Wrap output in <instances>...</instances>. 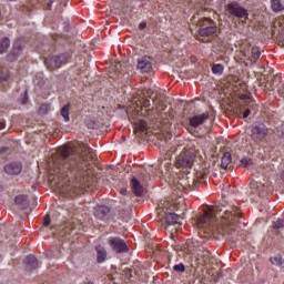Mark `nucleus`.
Listing matches in <instances>:
<instances>
[{
	"label": "nucleus",
	"instance_id": "423d86ee",
	"mask_svg": "<svg viewBox=\"0 0 284 284\" xmlns=\"http://www.w3.org/2000/svg\"><path fill=\"white\" fill-rule=\"evenodd\" d=\"M267 134H270V129L265 124L257 123L252 126L251 139L254 143H261V141L267 139Z\"/></svg>",
	"mask_w": 284,
	"mask_h": 284
},
{
	"label": "nucleus",
	"instance_id": "aec40b11",
	"mask_svg": "<svg viewBox=\"0 0 284 284\" xmlns=\"http://www.w3.org/2000/svg\"><path fill=\"white\" fill-rule=\"evenodd\" d=\"M95 252L98 263H105V260L108 258V251L105 247L99 245L95 247Z\"/></svg>",
	"mask_w": 284,
	"mask_h": 284
},
{
	"label": "nucleus",
	"instance_id": "7ed1b4c3",
	"mask_svg": "<svg viewBox=\"0 0 284 284\" xmlns=\"http://www.w3.org/2000/svg\"><path fill=\"white\" fill-rule=\"evenodd\" d=\"M274 187L270 182L265 183H258V182H253L251 184V191H250V199L251 201H254L255 203H258L260 199H265L270 192H272Z\"/></svg>",
	"mask_w": 284,
	"mask_h": 284
},
{
	"label": "nucleus",
	"instance_id": "a211bd4d",
	"mask_svg": "<svg viewBox=\"0 0 284 284\" xmlns=\"http://www.w3.org/2000/svg\"><path fill=\"white\" fill-rule=\"evenodd\" d=\"M14 204L18 210H28L30 207V201L27 195L20 194L14 197Z\"/></svg>",
	"mask_w": 284,
	"mask_h": 284
},
{
	"label": "nucleus",
	"instance_id": "f8f14e48",
	"mask_svg": "<svg viewBox=\"0 0 284 284\" xmlns=\"http://www.w3.org/2000/svg\"><path fill=\"white\" fill-rule=\"evenodd\" d=\"M131 190L135 196H143L145 194V187L138 178L131 179Z\"/></svg>",
	"mask_w": 284,
	"mask_h": 284
},
{
	"label": "nucleus",
	"instance_id": "c756f323",
	"mask_svg": "<svg viewBox=\"0 0 284 284\" xmlns=\"http://www.w3.org/2000/svg\"><path fill=\"white\" fill-rule=\"evenodd\" d=\"M135 132H145L148 130V122L139 120L134 126Z\"/></svg>",
	"mask_w": 284,
	"mask_h": 284
},
{
	"label": "nucleus",
	"instance_id": "39448f33",
	"mask_svg": "<svg viewBox=\"0 0 284 284\" xmlns=\"http://www.w3.org/2000/svg\"><path fill=\"white\" fill-rule=\"evenodd\" d=\"M226 12L231 14V17H235V19H245L247 20L250 13H247V9L243 8L239 2L232 1L225 6Z\"/></svg>",
	"mask_w": 284,
	"mask_h": 284
},
{
	"label": "nucleus",
	"instance_id": "9b49d317",
	"mask_svg": "<svg viewBox=\"0 0 284 284\" xmlns=\"http://www.w3.org/2000/svg\"><path fill=\"white\" fill-rule=\"evenodd\" d=\"M242 101H245L246 108L243 111V119H247L252 112H256V102L254 100L247 98V95H242Z\"/></svg>",
	"mask_w": 284,
	"mask_h": 284
},
{
	"label": "nucleus",
	"instance_id": "37998d69",
	"mask_svg": "<svg viewBox=\"0 0 284 284\" xmlns=\"http://www.w3.org/2000/svg\"><path fill=\"white\" fill-rule=\"evenodd\" d=\"M10 75H8V73H4L3 75H0V81H8Z\"/></svg>",
	"mask_w": 284,
	"mask_h": 284
},
{
	"label": "nucleus",
	"instance_id": "f257e3e1",
	"mask_svg": "<svg viewBox=\"0 0 284 284\" xmlns=\"http://www.w3.org/2000/svg\"><path fill=\"white\" fill-rule=\"evenodd\" d=\"M94 156H97L94 150L85 143H81L78 151L65 146L53 158V170L50 174H54L58 179L61 176L63 183H69L71 187H90L92 178L88 175V170Z\"/></svg>",
	"mask_w": 284,
	"mask_h": 284
},
{
	"label": "nucleus",
	"instance_id": "bb28decb",
	"mask_svg": "<svg viewBox=\"0 0 284 284\" xmlns=\"http://www.w3.org/2000/svg\"><path fill=\"white\" fill-rule=\"evenodd\" d=\"M272 10L273 12H283L284 10L283 0H272Z\"/></svg>",
	"mask_w": 284,
	"mask_h": 284
},
{
	"label": "nucleus",
	"instance_id": "09e8293b",
	"mask_svg": "<svg viewBox=\"0 0 284 284\" xmlns=\"http://www.w3.org/2000/svg\"><path fill=\"white\" fill-rule=\"evenodd\" d=\"M64 234H70V229L68 226H65V229H63Z\"/></svg>",
	"mask_w": 284,
	"mask_h": 284
},
{
	"label": "nucleus",
	"instance_id": "cd10ccee",
	"mask_svg": "<svg viewBox=\"0 0 284 284\" xmlns=\"http://www.w3.org/2000/svg\"><path fill=\"white\" fill-rule=\"evenodd\" d=\"M8 48H10V38H4L0 42V54H6Z\"/></svg>",
	"mask_w": 284,
	"mask_h": 284
},
{
	"label": "nucleus",
	"instance_id": "ea45409f",
	"mask_svg": "<svg viewBox=\"0 0 284 284\" xmlns=\"http://www.w3.org/2000/svg\"><path fill=\"white\" fill-rule=\"evenodd\" d=\"M132 272H134V270H132V268L123 270V274H124V276H126V278H132Z\"/></svg>",
	"mask_w": 284,
	"mask_h": 284
},
{
	"label": "nucleus",
	"instance_id": "20e7f679",
	"mask_svg": "<svg viewBox=\"0 0 284 284\" xmlns=\"http://www.w3.org/2000/svg\"><path fill=\"white\" fill-rule=\"evenodd\" d=\"M187 252L192 255L195 263H210L211 253L207 250H203V246L197 241L189 244Z\"/></svg>",
	"mask_w": 284,
	"mask_h": 284
},
{
	"label": "nucleus",
	"instance_id": "49530a36",
	"mask_svg": "<svg viewBox=\"0 0 284 284\" xmlns=\"http://www.w3.org/2000/svg\"><path fill=\"white\" fill-rule=\"evenodd\" d=\"M6 128V121L0 120V130H3Z\"/></svg>",
	"mask_w": 284,
	"mask_h": 284
},
{
	"label": "nucleus",
	"instance_id": "3c124183",
	"mask_svg": "<svg viewBox=\"0 0 284 284\" xmlns=\"http://www.w3.org/2000/svg\"><path fill=\"white\" fill-rule=\"evenodd\" d=\"M61 185H63V183L59 182V186L58 187H61Z\"/></svg>",
	"mask_w": 284,
	"mask_h": 284
},
{
	"label": "nucleus",
	"instance_id": "473e14b6",
	"mask_svg": "<svg viewBox=\"0 0 284 284\" xmlns=\"http://www.w3.org/2000/svg\"><path fill=\"white\" fill-rule=\"evenodd\" d=\"M223 70H225V68L223 67V64L219 63V64H214L212 67V72L213 74H223Z\"/></svg>",
	"mask_w": 284,
	"mask_h": 284
},
{
	"label": "nucleus",
	"instance_id": "7c9ffc66",
	"mask_svg": "<svg viewBox=\"0 0 284 284\" xmlns=\"http://www.w3.org/2000/svg\"><path fill=\"white\" fill-rule=\"evenodd\" d=\"M60 114L64 119V121H70V105L65 104L64 106H62Z\"/></svg>",
	"mask_w": 284,
	"mask_h": 284
},
{
	"label": "nucleus",
	"instance_id": "a19ab883",
	"mask_svg": "<svg viewBox=\"0 0 284 284\" xmlns=\"http://www.w3.org/2000/svg\"><path fill=\"white\" fill-rule=\"evenodd\" d=\"M220 278H221V274H219V272L212 273V281H214L215 283H219Z\"/></svg>",
	"mask_w": 284,
	"mask_h": 284
},
{
	"label": "nucleus",
	"instance_id": "b1692460",
	"mask_svg": "<svg viewBox=\"0 0 284 284\" xmlns=\"http://www.w3.org/2000/svg\"><path fill=\"white\" fill-rule=\"evenodd\" d=\"M26 265L28 270H37V267H39V261L34 255H28L26 257Z\"/></svg>",
	"mask_w": 284,
	"mask_h": 284
},
{
	"label": "nucleus",
	"instance_id": "4be33fe9",
	"mask_svg": "<svg viewBox=\"0 0 284 284\" xmlns=\"http://www.w3.org/2000/svg\"><path fill=\"white\" fill-rule=\"evenodd\" d=\"M232 153L225 152L221 159V168L222 170H227V168H232Z\"/></svg>",
	"mask_w": 284,
	"mask_h": 284
},
{
	"label": "nucleus",
	"instance_id": "f704fd0d",
	"mask_svg": "<svg viewBox=\"0 0 284 284\" xmlns=\"http://www.w3.org/2000/svg\"><path fill=\"white\" fill-rule=\"evenodd\" d=\"M174 272H185V265L183 263L176 264L173 266Z\"/></svg>",
	"mask_w": 284,
	"mask_h": 284
},
{
	"label": "nucleus",
	"instance_id": "58836bf2",
	"mask_svg": "<svg viewBox=\"0 0 284 284\" xmlns=\"http://www.w3.org/2000/svg\"><path fill=\"white\" fill-rule=\"evenodd\" d=\"M48 110H49L48 104H42V105L39 108V114H48Z\"/></svg>",
	"mask_w": 284,
	"mask_h": 284
},
{
	"label": "nucleus",
	"instance_id": "e433bc0d",
	"mask_svg": "<svg viewBox=\"0 0 284 284\" xmlns=\"http://www.w3.org/2000/svg\"><path fill=\"white\" fill-rule=\"evenodd\" d=\"M52 223V220L50 219V214H47L43 219L42 225L43 227H48Z\"/></svg>",
	"mask_w": 284,
	"mask_h": 284
},
{
	"label": "nucleus",
	"instance_id": "6e6552de",
	"mask_svg": "<svg viewBox=\"0 0 284 284\" xmlns=\"http://www.w3.org/2000/svg\"><path fill=\"white\" fill-rule=\"evenodd\" d=\"M109 245L113 250V252H116V254H123V252H130V247L128 246V243H125L120 237L110 239Z\"/></svg>",
	"mask_w": 284,
	"mask_h": 284
},
{
	"label": "nucleus",
	"instance_id": "72a5a7b5",
	"mask_svg": "<svg viewBox=\"0 0 284 284\" xmlns=\"http://www.w3.org/2000/svg\"><path fill=\"white\" fill-rule=\"evenodd\" d=\"M284 227V219H277L273 222V229L274 230H283Z\"/></svg>",
	"mask_w": 284,
	"mask_h": 284
},
{
	"label": "nucleus",
	"instance_id": "5701e85b",
	"mask_svg": "<svg viewBox=\"0 0 284 284\" xmlns=\"http://www.w3.org/2000/svg\"><path fill=\"white\" fill-rule=\"evenodd\" d=\"M173 209L175 212H178V214H185L187 211V205L183 199L180 197L179 201L173 204Z\"/></svg>",
	"mask_w": 284,
	"mask_h": 284
},
{
	"label": "nucleus",
	"instance_id": "a878e982",
	"mask_svg": "<svg viewBox=\"0 0 284 284\" xmlns=\"http://www.w3.org/2000/svg\"><path fill=\"white\" fill-rule=\"evenodd\" d=\"M284 32V20H276L273 23V36L283 34Z\"/></svg>",
	"mask_w": 284,
	"mask_h": 284
},
{
	"label": "nucleus",
	"instance_id": "de8ad7c7",
	"mask_svg": "<svg viewBox=\"0 0 284 284\" xmlns=\"http://www.w3.org/2000/svg\"><path fill=\"white\" fill-rule=\"evenodd\" d=\"M278 94L284 98V84H283V87L278 90Z\"/></svg>",
	"mask_w": 284,
	"mask_h": 284
},
{
	"label": "nucleus",
	"instance_id": "0eeeda50",
	"mask_svg": "<svg viewBox=\"0 0 284 284\" xmlns=\"http://www.w3.org/2000/svg\"><path fill=\"white\" fill-rule=\"evenodd\" d=\"M68 59L70 55L68 53H62L58 55H53L50 59H45L44 63L49 70H54L55 68H61V65H65L68 63Z\"/></svg>",
	"mask_w": 284,
	"mask_h": 284
},
{
	"label": "nucleus",
	"instance_id": "393cba45",
	"mask_svg": "<svg viewBox=\"0 0 284 284\" xmlns=\"http://www.w3.org/2000/svg\"><path fill=\"white\" fill-rule=\"evenodd\" d=\"M206 175H207V172H205V171L196 172V180L192 181V190H196V187H199L201 181H203V179H205Z\"/></svg>",
	"mask_w": 284,
	"mask_h": 284
},
{
	"label": "nucleus",
	"instance_id": "9d476101",
	"mask_svg": "<svg viewBox=\"0 0 284 284\" xmlns=\"http://www.w3.org/2000/svg\"><path fill=\"white\" fill-rule=\"evenodd\" d=\"M242 53L246 59H253L254 61L261 59V50L257 47L247 45Z\"/></svg>",
	"mask_w": 284,
	"mask_h": 284
},
{
	"label": "nucleus",
	"instance_id": "c9c22d12",
	"mask_svg": "<svg viewBox=\"0 0 284 284\" xmlns=\"http://www.w3.org/2000/svg\"><path fill=\"white\" fill-rule=\"evenodd\" d=\"M152 94H154V91L152 89H145L143 91V97H145V99H152Z\"/></svg>",
	"mask_w": 284,
	"mask_h": 284
},
{
	"label": "nucleus",
	"instance_id": "864d4df0",
	"mask_svg": "<svg viewBox=\"0 0 284 284\" xmlns=\"http://www.w3.org/2000/svg\"><path fill=\"white\" fill-rule=\"evenodd\" d=\"M139 1H145V0H139Z\"/></svg>",
	"mask_w": 284,
	"mask_h": 284
},
{
	"label": "nucleus",
	"instance_id": "ddd939ff",
	"mask_svg": "<svg viewBox=\"0 0 284 284\" xmlns=\"http://www.w3.org/2000/svg\"><path fill=\"white\" fill-rule=\"evenodd\" d=\"M181 219H185L184 213L169 212L165 215L168 225H181Z\"/></svg>",
	"mask_w": 284,
	"mask_h": 284
},
{
	"label": "nucleus",
	"instance_id": "8fccbe9b",
	"mask_svg": "<svg viewBox=\"0 0 284 284\" xmlns=\"http://www.w3.org/2000/svg\"><path fill=\"white\" fill-rule=\"evenodd\" d=\"M53 1H54V0H49V2H48V8H52Z\"/></svg>",
	"mask_w": 284,
	"mask_h": 284
},
{
	"label": "nucleus",
	"instance_id": "2f4dec72",
	"mask_svg": "<svg viewBox=\"0 0 284 284\" xmlns=\"http://www.w3.org/2000/svg\"><path fill=\"white\" fill-rule=\"evenodd\" d=\"M63 254L61 253V248L57 247L48 254L49 258H61Z\"/></svg>",
	"mask_w": 284,
	"mask_h": 284
},
{
	"label": "nucleus",
	"instance_id": "6ab92c4d",
	"mask_svg": "<svg viewBox=\"0 0 284 284\" xmlns=\"http://www.w3.org/2000/svg\"><path fill=\"white\" fill-rule=\"evenodd\" d=\"M216 32H219V27H216L215 24H211L209 27L201 28L199 30V34L201 37H214V34H216Z\"/></svg>",
	"mask_w": 284,
	"mask_h": 284
},
{
	"label": "nucleus",
	"instance_id": "4468645a",
	"mask_svg": "<svg viewBox=\"0 0 284 284\" xmlns=\"http://www.w3.org/2000/svg\"><path fill=\"white\" fill-rule=\"evenodd\" d=\"M207 119H210V113L205 112V113L197 114L190 118L189 123L192 128H199V125H202V123H205Z\"/></svg>",
	"mask_w": 284,
	"mask_h": 284
},
{
	"label": "nucleus",
	"instance_id": "603ef678",
	"mask_svg": "<svg viewBox=\"0 0 284 284\" xmlns=\"http://www.w3.org/2000/svg\"><path fill=\"white\" fill-rule=\"evenodd\" d=\"M72 230H74V226H71Z\"/></svg>",
	"mask_w": 284,
	"mask_h": 284
},
{
	"label": "nucleus",
	"instance_id": "4c0bfd02",
	"mask_svg": "<svg viewBox=\"0 0 284 284\" xmlns=\"http://www.w3.org/2000/svg\"><path fill=\"white\" fill-rule=\"evenodd\" d=\"M241 164L244 166V168H250V165L252 164V160L251 159H247V158H244L241 160Z\"/></svg>",
	"mask_w": 284,
	"mask_h": 284
},
{
	"label": "nucleus",
	"instance_id": "2eb2a0df",
	"mask_svg": "<svg viewBox=\"0 0 284 284\" xmlns=\"http://www.w3.org/2000/svg\"><path fill=\"white\" fill-rule=\"evenodd\" d=\"M110 212H111V210L109 206L101 205L95 209L94 214H95L97 219H99L100 221H109Z\"/></svg>",
	"mask_w": 284,
	"mask_h": 284
},
{
	"label": "nucleus",
	"instance_id": "412c9836",
	"mask_svg": "<svg viewBox=\"0 0 284 284\" xmlns=\"http://www.w3.org/2000/svg\"><path fill=\"white\" fill-rule=\"evenodd\" d=\"M22 50H23V48H21V43L17 42L13 45L11 53L8 54V61H16L17 57H19V54H21Z\"/></svg>",
	"mask_w": 284,
	"mask_h": 284
},
{
	"label": "nucleus",
	"instance_id": "f03ea898",
	"mask_svg": "<svg viewBox=\"0 0 284 284\" xmlns=\"http://www.w3.org/2000/svg\"><path fill=\"white\" fill-rule=\"evenodd\" d=\"M219 212H223V209L216 206L210 210L199 217L197 224L207 234H213L216 239L234 241V234H236L234 227L239 223V219H241V210L236 206H229L220 219Z\"/></svg>",
	"mask_w": 284,
	"mask_h": 284
},
{
	"label": "nucleus",
	"instance_id": "c85d7f7f",
	"mask_svg": "<svg viewBox=\"0 0 284 284\" xmlns=\"http://www.w3.org/2000/svg\"><path fill=\"white\" fill-rule=\"evenodd\" d=\"M270 262L272 265H276V267H283L284 265V258L281 255H275L270 258Z\"/></svg>",
	"mask_w": 284,
	"mask_h": 284
},
{
	"label": "nucleus",
	"instance_id": "1a4fd4ad",
	"mask_svg": "<svg viewBox=\"0 0 284 284\" xmlns=\"http://www.w3.org/2000/svg\"><path fill=\"white\" fill-rule=\"evenodd\" d=\"M194 159H196V155L192 153L191 151H185L181 153L178 158V165L180 168H192L194 164Z\"/></svg>",
	"mask_w": 284,
	"mask_h": 284
},
{
	"label": "nucleus",
	"instance_id": "c03bdc74",
	"mask_svg": "<svg viewBox=\"0 0 284 284\" xmlns=\"http://www.w3.org/2000/svg\"><path fill=\"white\" fill-rule=\"evenodd\" d=\"M266 88H271L272 90H274V80H271L270 82H267Z\"/></svg>",
	"mask_w": 284,
	"mask_h": 284
},
{
	"label": "nucleus",
	"instance_id": "f3484780",
	"mask_svg": "<svg viewBox=\"0 0 284 284\" xmlns=\"http://www.w3.org/2000/svg\"><path fill=\"white\" fill-rule=\"evenodd\" d=\"M138 70L140 72H150L152 70V62L150 61V57H142L138 59Z\"/></svg>",
	"mask_w": 284,
	"mask_h": 284
},
{
	"label": "nucleus",
	"instance_id": "a18cd8bd",
	"mask_svg": "<svg viewBox=\"0 0 284 284\" xmlns=\"http://www.w3.org/2000/svg\"><path fill=\"white\" fill-rule=\"evenodd\" d=\"M139 28H140V30H145V28H148V23L141 22V23L139 24Z\"/></svg>",
	"mask_w": 284,
	"mask_h": 284
},
{
	"label": "nucleus",
	"instance_id": "dca6fc26",
	"mask_svg": "<svg viewBox=\"0 0 284 284\" xmlns=\"http://www.w3.org/2000/svg\"><path fill=\"white\" fill-rule=\"evenodd\" d=\"M21 170L22 166L19 162H12L4 166L6 174H9L10 176H17V174H21Z\"/></svg>",
	"mask_w": 284,
	"mask_h": 284
},
{
	"label": "nucleus",
	"instance_id": "79ce46f5",
	"mask_svg": "<svg viewBox=\"0 0 284 284\" xmlns=\"http://www.w3.org/2000/svg\"><path fill=\"white\" fill-rule=\"evenodd\" d=\"M143 108H150V98H146L142 102Z\"/></svg>",
	"mask_w": 284,
	"mask_h": 284
}]
</instances>
